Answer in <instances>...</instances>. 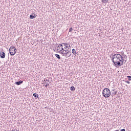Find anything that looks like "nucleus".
Returning <instances> with one entry per match:
<instances>
[{"mask_svg":"<svg viewBox=\"0 0 131 131\" xmlns=\"http://www.w3.org/2000/svg\"><path fill=\"white\" fill-rule=\"evenodd\" d=\"M112 61L116 67H120L121 65H123L124 59L122 55L120 54H115L113 56Z\"/></svg>","mask_w":131,"mask_h":131,"instance_id":"obj_1","label":"nucleus"},{"mask_svg":"<svg viewBox=\"0 0 131 131\" xmlns=\"http://www.w3.org/2000/svg\"><path fill=\"white\" fill-rule=\"evenodd\" d=\"M57 50L59 54H61L63 57H66V58H69L71 56V49L69 50V48H68L67 50H65L63 44H59L57 47Z\"/></svg>","mask_w":131,"mask_h":131,"instance_id":"obj_2","label":"nucleus"},{"mask_svg":"<svg viewBox=\"0 0 131 131\" xmlns=\"http://www.w3.org/2000/svg\"><path fill=\"white\" fill-rule=\"evenodd\" d=\"M102 95L104 98H109L111 96V91L108 88L104 89L102 91Z\"/></svg>","mask_w":131,"mask_h":131,"instance_id":"obj_3","label":"nucleus"},{"mask_svg":"<svg viewBox=\"0 0 131 131\" xmlns=\"http://www.w3.org/2000/svg\"><path fill=\"white\" fill-rule=\"evenodd\" d=\"M16 53H17V49H16V47L14 46H11L9 48V54L11 56H14Z\"/></svg>","mask_w":131,"mask_h":131,"instance_id":"obj_4","label":"nucleus"},{"mask_svg":"<svg viewBox=\"0 0 131 131\" xmlns=\"http://www.w3.org/2000/svg\"><path fill=\"white\" fill-rule=\"evenodd\" d=\"M0 57L1 59H5L6 58V53L4 52L1 51L0 52Z\"/></svg>","mask_w":131,"mask_h":131,"instance_id":"obj_5","label":"nucleus"},{"mask_svg":"<svg viewBox=\"0 0 131 131\" xmlns=\"http://www.w3.org/2000/svg\"><path fill=\"white\" fill-rule=\"evenodd\" d=\"M62 43V46H63V48L64 49V50H67L68 46H69V43Z\"/></svg>","mask_w":131,"mask_h":131,"instance_id":"obj_6","label":"nucleus"},{"mask_svg":"<svg viewBox=\"0 0 131 131\" xmlns=\"http://www.w3.org/2000/svg\"><path fill=\"white\" fill-rule=\"evenodd\" d=\"M112 96H115V95L117 94V91H115V89L113 88L112 89Z\"/></svg>","mask_w":131,"mask_h":131,"instance_id":"obj_7","label":"nucleus"},{"mask_svg":"<svg viewBox=\"0 0 131 131\" xmlns=\"http://www.w3.org/2000/svg\"><path fill=\"white\" fill-rule=\"evenodd\" d=\"M36 16L35 15V14H32L30 15V19H34L35 18H36Z\"/></svg>","mask_w":131,"mask_h":131,"instance_id":"obj_8","label":"nucleus"},{"mask_svg":"<svg viewBox=\"0 0 131 131\" xmlns=\"http://www.w3.org/2000/svg\"><path fill=\"white\" fill-rule=\"evenodd\" d=\"M22 83H23V81L22 80L15 82V84H16V85H20V84H22Z\"/></svg>","mask_w":131,"mask_h":131,"instance_id":"obj_9","label":"nucleus"},{"mask_svg":"<svg viewBox=\"0 0 131 131\" xmlns=\"http://www.w3.org/2000/svg\"><path fill=\"white\" fill-rule=\"evenodd\" d=\"M33 97H35V99H39V97L38 96V95L36 93H34L33 94Z\"/></svg>","mask_w":131,"mask_h":131,"instance_id":"obj_10","label":"nucleus"},{"mask_svg":"<svg viewBox=\"0 0 131 131\" xmlns=\"http://www.w3.org/2000/svg\"><path fill=\"white\" fill-rule=\"evenodd\" d=\"M72 54H73V55H74L75 56H76V54H77V53L76 52V50H75V49H72Z\"/></svg>","mask_w":131,"mask_h":131,"instance_id":"obj_11","label":"nucleus"},{"mask_svg":"<svg viewBox=\"0 0 131 131\" xmlns=\"http://www.w3.org/2000/svg\"><path fill=\"white\" fill-rule=\"evenodd\" d=\"M49 79L45 78L44 81L43 82V83H42V84H45V83H47V82H49Z\"/></svg>","mask_w":131,"mask_h":131,"instance_id":"obj_12","label":"nucleus"},{"mask_svg":"<svg viewBox=\"0 0 131 131\" xmlns=\"http://www.w3.org/2000/svg\"><path fill=\"white\" fill-rule=\"evenodd\" d=\"M55 57H56V58L57 59H58V60H61V57L60 56V55H59L58 54H55Z\"/></svg>","mask_w":131,"mask_h":131,"instance_id":"obj_13","label":"nucleus"},{"mask_svg":"<svg viewBox=\"0 0 131 131\" xmlns=\"http://www.w3.org/2000/svg\"><path fill=\"white\" fill-rule=\"evenodd\" d=\"M108 1L109 0H101L102 3H103V4H106V3H108Z\"/></svg>","mask_w":131,"mask_h":131,"instance_id":"obj_14","label":"nucleus"},{"mask_svg":"<svg viewBox=\"0 0 131 131\" xmlns=\"http://www.w3.org/2000/svg\"><path fill=\"white\" fill-rule=\"evenodd\" d=\"M71 91H75V88H74V86H71Z\"/></svg>","mask_w":131,"mask_h":131,"instance_id":"obj_15","label":"nucleus"},{"mask_svg":"<svg viewBox=\"0 0 131 131\" xmlns=\"http://www.w3.org/2000/svg\"><path fill=\"white\" fill-rule=\"evenodd\" d=\"M126 78L128 79V80H131V76H127Z\"/></svg>","mask_w":131,"mask_h":131,"instance_id":"obj_16","label":"nucleus"},{"mask_svg":"<svg viewBox=\"0 0 131 131\" xmlns=\"http://www.w3.org/2000/svg\"><path fill=\"white\" fill-rule=\"evenodd\" d=\"M72 30H73V29L72 28H70L69 29V32H71V31H72Z\"/></svg>","mask_w":131,"mask_h":131,"instance_id":"obj_17","label":"nucleus"},{"mask_svg":"<svg viewBox=\"0 0 131 131\" xmlns=\"http://www.w3.org/2000/svg\"><path fill=\"white\" fill-rule=\"evenodd\" d=\"M125 83L129 84V83H130V82H129V81H125Z\"/></svg>","mask_w":131,"mask_h":131,"instance_id":"obj_18","label":"nucleus"},{"mask_svg":"<svg viewBox=\"0 0 131 131\" xmlns=\"http://www.w3.org/2000/svg\"><path fill=\"white\" fill-rule=\"evenodd\" d=\"M49 85H50L49 83H46L45 86L46 88H47L48 86H49Z\"/></svg>","mask_w":131,"mask_h":131,"instance_id":"obj_19","label":"nucleus"},{"mask_svg":"<svg viewBox=\"0 0 131 131\" xmlns=\"http://www.w3.org/2000/svg\"><path fill=\"white\" fill-rule=\"evenodd\" d=\"M120 131H125V129H122L120 130Z\"/></svg>","mask_w":131,"mask_h":131,"instance_id":"obj_20","label":"nucleus"},{"mask_svg":"<svg viewBox=\"0 0 131 131\" xmlns=\"http://www.w3.org/2000/svg\"><path fill=\"white\" fill-rule=\"evenodd\" d=\"M68 48H71V47L70 46V45H69L68 46Z\"/></svg>","mask_w":131,"mask_h":131,"instance_id":"obj_21","label":"nucleus"},{"mask_svg":"<svg viewBox=\"0 0 131 131\" xmlns=\"http://www.w3.org/2000/svg\"><path fill=\"white\" fill-rule=\"evenodd\" d=\"M12 131H18L17 129H16V130H13Z\"/></svg>","mask_w":131,"mask_h":131,"instance_id":"obj_22","label":"nucleus"},{"mask_svg":"<svg viewBox=\"0 0 131 131\" xmlns=\"http://www.w3.org/2000/svg\"><path fill=\"white\" fill-rule=\"evenodd\" d=\"M115 131H119V130H115Z\"/></svg>","mask_w":131,"mask_h":131,"instance_id":"obj_23","label":"nucleus"},{"mask_svg":"<svg viewBox=\"0 0 131 131\" xmlns=\"http://www.w3.org/2000/svg\"><path fill=\"white\" fill-rule=\"evenodd\" d=\"M124 1H127V0H124Z\"/></svg>","mask_w":131,"mask_h":131,"instance_id":"obj_24","label":"nucleus"}]
</instances>
